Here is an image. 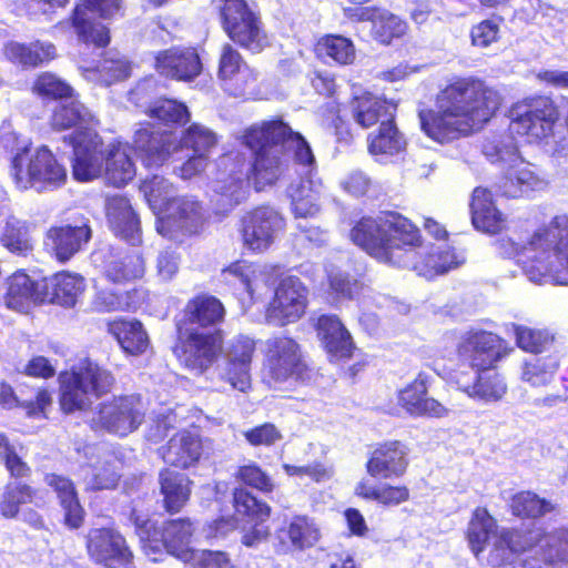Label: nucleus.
I'll return each instance as SVG.
<instances>
[{"label": "nucleus", "mask_w": 568, "mask_h": 568, "mask_svg": "<svg viewBox=\"0 0 568 568\" xmlns=\"http://www.w3.org/2000/svg\"><path fill=\"white\" fill-rule=\"evenodd\" d=\"M499 93L477 79H460L437 97L436 111H420L422 130L443 142L478 130L500 105Z\"/></svg>", "instance_id": "1"}, {"label": "nucleus", "mask_w": 568, "mask_h": 568, "mask_svg": "<svg viewBox=\"0 0 568 568\" xmlns=\"http://www.w3.org/2000/svg\"><path fill=\"white\" fill-rule=\"evenodd\" d=\"M242 141L254 152L252 171L258 185L275 183L288 168L291 159L307 173L315 166L308 142L281 119L250 126Z\"/></svg>", "instance_id": "2"}, {"label": "nucleus", "mask_w": 568, "mask_h": 568, "mask_svg": "<svg viewBox=\"0 0 568 568\" xmlns=\"http://www.w3.org/2000/svg\"><path fill=\"white\" fill-rule=\"evenodd\" d=\"M505 254L518 257L524 274L534 283L568 285V217L556 216L521 245L503 240Z\"/></svg>", "instance_id": "3"}, {"label": "nucleus", "mask_w": 568, "mask_h": 568, "mask_svg": "<svg viewBox=\"0 0 568 568\" xmlns=\"http://www.w3.org/2000/svg\"><path fill=\"white\" fill-rule=\"evenodd\" d=\"M352 241L376 260L398 267L413 265L419 230L396 212L363 217L351 232Z\"/></svg>", "instance_id": "4"}, {"label": "nucleus", "mask_w": 568, "mask_h": 568, "mask_svg": "<svg viewBox=\"0 0 568 568\" xmlns=\"http://www.w3.org/2000/svg\"><path fill=\"white\" fill-rule=\"evenodd\" d=\"M95 122L92 112L73 95L61 101L51 118L55 130L75 129L69 139L74 154L73 176L81 182L91 181L102 172L101 138L93 130Z\"/></svg>", "instance_id": "5"}, {"label": "nucleus", "mask_w": 568, "mask_h": 568, "mask_svg": "<svg viewBox=\"0 0 568 568\" xmlns=\"http://www.w3.org/2000/svg\"><path fill=\"white\" fill-rule=\"evenodd\" d=\"M216 143V134L199 123L184 130L181 138H178L174 131L159 130L151 124L136 130L133 138L134 149L148 168L163 165L182 148L209 158V153Z\"/></svg>", "instance_id": "6"}, {"label": "nucleus", "mask_w": 568, "mask_h": 568, "mask_svg": "<svg viewBox=\"0 0 568 568\" xmlns=\"http://www.w3.org/2000/svg\"><path fill=\"white\" fill-rule=\"evenodd\" d=\"M483 152L489 161L503 165L504 174L496 184L501 195L518 199L546 187V181L532 169L534 165L519 154L513 136L486 142Z\"/></svg>", "instance_id": "7"}, {"label": "nucleus", "mask_w": 568, "mask_h": 568, "mask_svg": "<svg viewBox=\"0 0 568 568\" xmlns=\"http://www.w3.org/2000/svg\"><path fill=\"white\" fill-rule=\"evenodd\" d=\"M59 381L60 404L65 413L89 408L114 384L113 375L90 359H83L70 371L61 373Z\"/></svg>", "instance_id": "8"}, {"label": "nucleus", "mask_w": 568, "mask_h": 568, "mask_svg": "<svg viewBox=\"0 0 568 568\" xmlns=\"http://www.w3.org/2000/svg\"><path fill=\"white\" fill-rule=\"evenodd\" d=\"M10 175L20 190H53L64 184L67 170L45 146L24 148L12 158Z\"/></svg>", "instance_id": "9"}, {"label": "nucleus", "mask_w": 568, "mask_h": 568, "mask_svg": "<svg viewBox=\"0 0 568 568\" xmlns=\"http://www.w3.org/2000/svg\"><path fill=\"white\" fill-rule=\"evenodd\" d=\"M131 520L135 525L146 554L149 551L156 552L164 548L169 554L184 562L193 558L195 551L190 547L193 528L189 520H170L159 528L151 519L143 518L135 510L131 514Z\"/></svg>", "instance_id": "10"}, {"label": "nucleus", "mask_w": 568, "mask_h": 568, "mask_svg": "<svg viewBox=\"0 0 568 568\" xmlns=\"http://www.w3.org/2000/svg\"><path fill=\"white\" fill-rule=\"evenodd\" d=\"M219 9L223 29L231 40L254 53L261 52L268 38L260 18L244 0H212Z\"/></svg>", "instance_id": "11"}, {"label": "nucleus", "mask_w": 568, "mask_h": 568, "mask_svg": "<svg viewBox=\"0 0 568 568\" xmlns=\"http://www.w3.org/2000/svg\"><path fill=\"white\" fill-rule=\"evenodd\" d=\"M509 130L511 134L534 143L549 138L559 119V111L548 97H535L517 104L511 110Z\"/></svg>", "instance_id": "12"}, {"label": "nucleus", "mask_w": 568, "mask_h": 568, "mask_svg": "<svg viewBox=\"0 0 568 568\" xmlns=\"http://www.w3.org/2000/svg\"><path fill=\"white\" fill-rule=\"evenodd\" d=\"M144 417L145 408L139 395L119 396L98 406L92 425L119 436H126L140 427Z\"/></svg>", "instance_id": "13"}, {"label": "nucleus", "mask_w": 568, "mask_h": 568, "mask_svg": "<svg viewBox=\"0 0 568 568\" xmlns=\"http://www.w3.org/2000/svg\"><path fill=\"white\" fill-rule=\"evenodd\" d=\"M205 213L193 196H178L166 203L156 219V231L161 235L178 240L180 235L199 233L205 222Z\"/></svg>", "instance_id": "14"}, {"label": "nucleus", "mask_w": 568, "mask_h": 568, "mask_svg": "<svg viewBox=\"0 0 568 568\" xmlns=\"http://www.w3.org/2000/svg\"><path fill=\"white\" fill-rule=\"evenodd\" d=\"M267 376L274 386L294 378L304 382L308 369L300 352L298 344L291 337L277 336L266 341Z\"/></svg>", "instance_id": "15"}, {"label": "nucleus", "mask_w": 568, "mask_h": 568, "mask_svg": "<svg viewBox=\"0 0 568 568\" xmlns=\"http://www.w3.org/2000/svg\"><path fill=\"white\" fill-rule=\"evenodd\" d=\"M119 10L120 0H84L83 4L77 6L72 16V26L79 41L95 48L108 45L109 29L97 21V14L109 18Z\"/></svg>", "instance_id": "16"}, {"label": "nucleus", "mask_w": 568, "mask_h": 568, "mask_svg": "<svg viewBox=\"0 0 568 568\" xmlns=\"http://www.w3.org/2000/svg\"><path fill=\"white\" fill-rule=\"evenodd\" d=\"M179 337L176 352L181 363L197 373L209 368L221 351V335L215 329L200 332L197 328L180 326Z\"/></svg>", "instance_id": "17"}, {"label": "nucleus", "mask_w": 568, "mask_h": 568, "mask_svg": "<svg viewBox=\"0 0 568 568\" xmlns=\"http://www.w3.org/2000/svg\"><path fill=\"white\" fill-rule=\"evenodd\" d=\"M285 225L283 216L271 206H260L242 219V239L253 252L267 250Z\"/></svg>", "instance_id": "18"}, {"label": "nucleus", "mask_w": 568, "mask_h": 568, "mask_svg": "<svg viewBox=\"0 0 568 568\" xmlns=\"http://www.w3.org/2000/svg\"><path fill=\"white\" fill-rule=\"evenodd\" d=\"M306 288L298 277L283 278L267 307V322L276 326H284L300 320L306 308Z\"/></svg>", "instance_id": "19"}, {"label": "nucleus", "mask_w": 568, "mask_h": 568, "mask_svg": "<svg viewBox=\"0 0 568 568\" xmlns=\"http://www.w3.org/2000/svg\"><path fill=\"white\" fill-rule=\"evenodd\" d=\"M226 507L235 509V519L243 523L241 542L256 548L270 538V527L265 524L271 515V507L261 499H225Z\"/></svg>", "instance_id": "20"}, {"label": "nucleus", "mask_w": 568, "mask_h": 568, "mask_svg": "<svg viewBox=\"0 0 568 568\" xmlns=\"http://www.w3.org/2000/svg\"><path fill=\"white\" fill-rule=\"evenodd\" d=\"M255 352L253 338L239 335L230 341L225 349V366L220 378L233 389L246 392L251 387V364Z\"/></svg>", "instance_id": "21"}, {"label": "nucleus", "mask_w": 568, "mask_h": 568, "mask_svg": "<svg viewBox=\"0 0 568 568\" xmlns=\"http://www.w3.org/2000/svg\"><path fill=\"white\" fill-rule=\"evenodd\" d=\"M501 339L490 332L469 331L457 344L459 359L473 371L489 368L500 358Z\"/></svg>", "instance_id": "22"}, {"label": "nucleus", "mask_w": 568, "mask_h": 568, "mask_svg": "<svg viewBox=\"0 0 568 568\" xmlns=\"http://www.w3.org/2000/svg\"><path fill=\"white\" fill-rule=\"evenodd\" d=\"M91 237L89 220L81 217L71 224L50 227L44 243L58 261L68 262L88 245Z\"/></svg>", "instance_id": "23"}, {"label": "nucleus", "mask_w": 568, "mask_h": 568, "mask_svg": "<svg viewBox=\"0 0 568 568\" xmlns=\"http://www.w3.org/2000/svg\"><path fill=\"white\" fill-rule=\"evenodd\" d=\"M87 549L89 556L108 568L125 566L132 560V552L125 539L112 529H92L88 535Z\"/></svg>", "instance_id": "24"}, {"label": "nucleus", "mask_w": 568, "mask_h": 568, "mask_svg": "<svg viewBox=\"0 0 568 568\" xmlns=\"http://www.w3.org/2000/svg\"><path fill=\"white\" fill-rule=\"evenodd\" d=\"M4 303L7 307L27 312L31 306L47 302L49 285L45 281L32 280L28 274L17 272L6 281Z\"/></svg>", "instance_id": "25"}, {"label": "nucleus", "mask_w": 568, "mask_h": 568, "mask_svg": "<svg viewBox=\"0 0 568 568\" xmlns=\"http://www.w3.org/2000/svg\"><path fill=\"white\" fill-rule=\"evenodd\" d=\"M219 78L224 90L234 97L243 95L256 81L255 72L245 63L239 51L229 43L222 47Z\"/></svg>", "instance_id": "26"}, {"label": "nucleus", "mask_w": 568, "mask_h": 568, "mask_svg": "<svg viewBox=\"0 0 568 568\" xmlns=\"http://www.w3.org/2000/svg\"><path fill=\"white\" fill-rule=\"evenodd\" d=\"M156 71L166 78L190 81L197 77L202 63L195 49L171 48L155 55Z\"/></svg>", "instance_id": "27"}, {"label": "nucleus", "mask_w": 568, "mask_h": 568, "mask_svg": "<svg viewBox=\"0 0 568 568\" xmlns=\"http://www.w3.org/2000/svg\"><path fill=\"white\" fill-rule=\"evenodd\" d=\"M398 404L414 417H443L447 408L438 400L427 397V376L419 374L398 392Z\"/></svg>", "instance_id": "28"}, {"label": "nucleus", "mask_w": 568, "mask_h": 568, "mask_svg": "<svg viewBox=\"0 0 568 568\" xmlns=\"http://www.w3.org/2000/svg\"><path fill=\"white\" fill-rule=\"evenodd\" d=\"M407 448L398 440L378 445L366 463L372 477L392 478L402 476L407 468Z\"/></svg>", "instance_id": "29"}, {"label": "nucleus", "mask_w": 568, "mask_h": 568, "mask_svg": "<svg viewBox=\"0 0 568 568\" xmlns=\"http://www.w3.org/2000/svg\"><path fill=\"white\" fill-rule=\"evenodd\" d=\"M456 384L469 397L484 402H497L507 392L504 378L491 367L474 371L473 376L460 372L456 377Z\"/></svg>", "instance_id": "30"}, {"label": "nucleus", "mask_w": 568, "mask_h": 568, "mask_svg": "<svg viewBox=\"0 0 568 568\" xmlns=\"http://www.w3.org/2000/svg\"><path fill=\"white\" fill-rule=\"evenodd\" d=\"M276 537L277 552L288 554L312 548L320 540L321 532L314 520L305 516H296L286 527L277 531Z\"/></svg>", "instance_id": "31"}, {"label": "nucleus", "mask_w": 568, "mask_h": 568, "mask_svg": "<svg viewBox=\"0 0 568 568\" xmlns=\"http://www.w3.org/2000/svg\"><path fill=\"white\" fill-rule=\"evenodd\" d=\"M539 532L525 534L519 530H501L490 541L487 562L493 567H500L510 562L516 552L526 551L539 540Z\"/></svg>", "instance_id": "32"}, {"label": "nucleus", "mask_w": 568, "mask_h": 568, "mask_svg": "<svg viewBox=\"0 0 568 568\" xmlns=\"http://www.w3.org/2000/svg\"><path fill=\"white\" fill-rule=\"evenodd\" d=\"M106 217L113 232L132 245L140 243V220L129 200L122 195L106 199Z\"/></svg>", "instance_id": "33"}, {"label": "nucleus", "mask_w": 568, "mask_h": 568, "mask_svg": "<svg viewBox=\"0 0 568 568\" xmlns=\"http://www.w3.org/2000/svg\"><path fill=\"white\" fill-rule=\"evenodd\" d=\"M202 453V443L195 432L182 430L174 434L161 455L166 464L186 468L196 463Z\"/></svg>", "instance_id": "34"}, {"label": "nucleus", "mask_w": 568, "mask_h": 568, "mask_svg": "<svg viewBox=\"0 0 568 568\" xmlns=\"http://www.w3.org/2000/svg\"><path fill=\"white\" fill-rule=\"evenodd\" d=\"M316 328L328 354L335 358H346L352 355L354 344L351 334L337 316H320Z\"/></svg>", "instance_id": "35"}, {"label": "nucleus", "mask_w": 568, "mask_h": 568, "mask_svg": "<svg viewBox=\"0 0 568 568\" xmlns=\"http://www.w3.org/2000/svg\"><path fill=\"white\" fill-rule=\"evenodd\" d=\"M295 217H314L321 211L323 184L312 176L292 183L287 190Z\"/></svg>", "instance_id": "36"}, {"label": "nucleus", "mask_w": 568, "mask_h": 568, "mask_svg": "<svg viewBox=\"0 0 568 568\" xmlns=\"http://www.w3.org/2000/svg\"><path fill=\"white\" fill-rule=\"evenodd\" d=\"M102 152V164L105 163V179L108 183L120 187L125 185L135 175V166L129 154V146L121 143L99 148Z\"/></svg>", "instance_id": "37"}, {"label": "nucleus", "mask_w": 568, "mask_h": 568, "mask_svg": "<svg viewBox=\"0 0 568 568\" xmlns=\"http://www.w3.org/2000/svg\"><path fill=\"white\" fill-rule=\"evenodd\" d=\"M471 222L475 229L495 234L504 227L501 213L496 209L491 193L487 189L476 187L470 202Z\"/></svg>", "instance_id": "38"}, {"label": "nucleus", "mask_w": 568, "mask_h": 568, "mask_svg": "<svg viewBox=\"0 0 568 568\" xmlns=\"http://www.w3.org/2000/svg\"><path fill=\"white\" fill-rule=\"evenodd\" d=\"M355 122L364 129L395 116L396 105L371 93L355 97L351 103Z\"/></svg>", "instance_id": "39"}, {"label": "nucleus", "mask_w": 568, "mask_h": 568, "mask_svg": "<svg viewBox=\"0 0 568 568\" xmlns=\"http://www.w3.org/2000/svg\"><path fill=\"white\" fill-rule=\"evenodd\" d=\"M224 307L222 303L212 295H197L191 301L187 302L184 315L186 322L190 325H196L203 328V331H209L220 322H222L224 317Z\"/></svg>", "instance_id": "40"}, {"label": "nucleus", "mask_w": 568, "mask_h": 568, "mask_svg": "<svg viewBox=\"0 0 568 568\" xmlns=\"http://www.w3.org/2000/svg\"><path fill=\"white\" fill-rule=\"evenodd\" d=\"M48 285L51 292L47 301L64 307H73L85 291L84 277L70 272L57 273Z\"/></svg>", "instance_id": "41"}, {"label": "nucleus", "mask_w": 568, "mask_h": 568, "mask_svg": "<svg viewBox=\"0 0 568 568\" xmlns=\"http://www.w3.org/2000/svg\"><path fill=\"white\" fill-rule=\"evenodd\" d=\"M416 257H413V265H409L407 268L416 271L426 278L444 274L453 267L452 255L439 246L432 245L428 247L419 243L416 246Z\"/></svg>", "instance_id": "42"}, {"label": "nucleus", "mask_w": 568, "mask_h": 568, "mask_svg": "<svg viewBox=\"0 0 568 568\" xmlns=\"http://www.w3.org/2000/svg\"><path fill=\"white\" fill-rule=\"evenodd\" d=\"M248 178L247 170H233L231 173L216 181L215 191L220 199L223 209L219 210L221 213H227L235 205L240 204L246 199L248 193Z\"/></svg>", "instance_id": "43"}, {"label": "nucleus", "mask_w": 568, "mask_h": 568, "mask_svg": "<svg viewBox=\"0 0 568 568\" xmlns=\"http://www.w3.org/2000/svg\"><path fill=\"white\" fill-rule=\"evenodd\" d=\"M394 118L383 120L377 133L368 135V151L371 154L394 155L405 150L406 140L397 129Z\"/></svg>", "instance_id": "44"}, {"label": "nucleus", "mask_w": 568, "mask_h": 568, "mask_svg": "<svg viewBox=\"0 0 568 568\" xmlns=\"http://www.w3.org/2000/svg\"><path fill=\"white\" fill-rule=\"evenodd\" d=\"M4 52L12 62L32 68L54 59L57 54L55 47L52 43L40 41L28 45L12 42L6 47Z\"/></svg>", "instance_id": "45"}, {"label": "nucleus", "mask_w": 568, "mask_h": 568, "mask_svg": "<svg viewBox=\"0 0 568 568\" xmlns=\"http://www.w3.org/2000/svg\"><path fill=\"white\" fill-rule=\"evenodd\" d=\"M499 534L496 520L485 508H477L467 530L468 544L474 555L479 557L485 546L490 545Z\"/></svg>", "instance_id": "46"}, {"label": "nucleus", "mask_w": 568, "mask_h": 568, "mask_svg": "<svg viewBox=\"0 0 568 568\" xmlns=\"http://www.w3.org/2000/svg\"><path fill=\"white\" fill-rule=\"evenodd\" d=\"M82 70L88 80L99 82L103 85H111L130 75L131 64L124 57L118 53H110L98 67L82 68Z\"/></svg>", "instance_id": "47"}, {"label": "nucleus", "mask_w": 568, "mask_h": 568, "mask_svg": "<svg viewBox=\"0 0 568 568\" xmlns=\"http://www.w3.org/2000/svg\"><path fill=\"white\" fill-rule=\"evenodd\" d=\"M110 329L128 354H141L149 346L148 334L138 321H116Z\"/></svg>", "instance_id": "48"}, {"label": "nucleus", "mask_w": 568, "mask_h": 568, "mask_svg": "<svg viewBox=\"0 0 568 568\" xmlns=\"http://www.w3.org/2000/svg\"><path fill=\"white\" fill-rule=\"evenodd\" d=\"M1 243L12 253L27 255L33 247L30 225L16 216H8L2 229Z\"/></svg>", "instance_id": "49"}, {"label": "nucleus", "mask_w": 568, "mask_h": 568, "mask_svg": "<svg viewBox=\"0 0 568 568\" xmlns=\"http://www.w3.org/2000/svg\"><path fill=\"white\" fill-rule=\"evenodd\" d=\"M316 54L322 59H331L339 65H347L355 60L353 42L343 36H325L315 47Z\"/></svg>", "instance_id": "50"}, {"label": "nucleus", "mask_w": 568, "mask_h": 568, "mask_svg": "<svg viewBox=\"0 0 568 568\" xmlns=\"http://www.w3.org/2000/svg\"><path fill=\"white\" fill-rule=\"evenodd\" d=\"M105 276L113 283H122L141 277L144 263L138 254H124L112 257L104 267Z\"/></svg>", "instance_id": "51"}, {"label": "nucleus", "mask_w": 568, "mask_h": 568, "mask_svg": "<svg viewBox=\"0 0 568 568\" xmlns=\"http://www.w3.org/2000/svg\"><path fill=\"white\" fill-rule=\"evenodd\" d=\"M146 202L153 212L159 216L165 209L166 203L176 199L173 184L163 176L153 175L145 179L140 186Z\"/></svg>", "instance_id": "52"}, {"label": "nucleus", "mask_w": 568, "mask_h": 568, "mask_svg": "<svg viewBox=\"0 0 568 568\" xmlns=\"http://www.w3.org/2000/svg\"><path fill=\"white\" fill-rule=\"evenodd\" d=\"M151 118L166 124L183 125L189 122L191 114L187 106L173 99H159L148 109Z\"/></svg>", "instance_id": "53"}, {"label": "nucleus", "mask_w": 568, "mask_h": 568, "mask_svg": "<svg viewBox=\"0 0 568 568\" xmlns=\"http://www.w3.org/2000/svg\"><path fill=\"white\" fill-rule=\"evenodd\" d=\"M534 532H539V540L536 542L539 544L544 541L542 549L544 556L546 560L549 562H564L568 564V529L567 528H557L548 534H542L540 530H535Z\"/></svg>", "instance_id": "54"}, {"label": "nucleus", "mask_w": 568, "mask_h": 568, "mask_svg": "<svg viewBox=\"0 0 568 568\" xmlns=\"http://www.w3.org/2000/svg\"><path fill=\"white\" fill-rule=\"evenodd\" d=\"M0 403L6 407H12L18 404L28 409V414L36 415L42 413L51 403L50 394L44 389H38L34 394L27 398H21L14 394L8 385L0 387Z\"/></svg>", "instance_id": "55"}, {"label": "nucleus", "mask_w": 568, "mask_h": 568, "mask_svg": "<svg viewBox=\"0 0 568 568\" xmlns=\"http://www.w3.org/2000/svg\"><path fill=\"white\" fill-rule=\"evenodd\" d=\"M558 366V359L554 356L535 358L525 364L521 377L532 386H544L552 381Z\"/></svg>", "instance_id": "56"}, {"label": "nucleus", "mask_w": 568, "mask_h": 568, "mask_svg": "<svg viewBox=\"0 0 568 568\" xmlns=\"http://www.w3.org/2000/svg\"><path fill=\"white\" fill-rule=\"evenodd\" d=\"M377 41L389 44L393 39L403 37L407 31V23L397 16L382 11L372 29Z\"/></svg>", "instance_id": "57"}, {"label": "nucleus", "mask_w": 568, "mask_h": 568, "mask_svg": "<svg viewBox=\"0 0 568 568\" xmlns=\"http://www.w3.org/2000/svg\"><path fill=\"white\" fill-rule=\"evenodd\" d=\"M33 91L49 99H61L62 101L71 98L73 90L62 79L50 72H43L38 75L33 83Z\"/></svg>", "instance_id": "58"}, {"label": "nucleus", "mask_w": 568, "mask_h": 568, "mask_svg": "<svg viewBox=\"0 0 568 568\" xmlns=\"http://www.w3.org/2000/svg\"><path fill=\"white\" fill-rule=\"evenodd\" d=\"M159 481L164 497H189L191 494V481L184 473L164 469Z\"/></svg>", "instance_id": "59"}, {"label": "nucleus", "mask_w": 568, "mask_h": 568, "mask_svg": "<svg viewBox=\"0 0 568 568\" xmlns=\"http://www.w3.org/2000/svg\"><path fill=\"white\" fill-rule=\"evenodd\" d=\"M256 274V268L253 264L245 261H237L232 263L229 267L223 270L222 275L225 282L231 285L239 286L252 295V283Z\"/></svg>", "instance_id": "60"}, {"label": "nucleus", "mask_w": 568, "mask_h": 568, "mask_svg": "<svg viewBox=\"0 0 568 568\" xmlns=\"http://www.w3.org/2000/svg\"><path fill=\"white\" fill-rule=\"evenodd\" d=\"M517 345L530 353H540L551 342L547 332L513 324Z\"/></svg>", "instance_id": "61"}, {"label": "nucleus", "mask_w": 568, "mask_h": 568, "mask_svg": "<svg viewBox=\"0 0 568 568\" xmlns=\"http://www.w3.org/2000/svg\"><path fill=\"white\" fill-rule=\"evenodd\" d=\"M178 415L174 410L163 409L150 420L145 437L153 443L161 442L169 432L178 426Z\"/></svg>", "instance_id": "62"}, {"label": "nucleus", "mask_w": 568, "mask_h": 568, "mask_svg": "<svg viewBox=\"0 0 568 568\" xmlns=\"http://www.w3.org/2000/svg\"><path fill=\"white\" fill-rule=\"evenodd\" d=\"M554 508L547 499H511L510 504L513 515L520 518H538Z\"/></svg>", "instance_id": "63"}, {"label": "nucleus", "mask_w": 568, "mask_h": 568, "mask_svg": "<svg viewBox=\"0 0 568 568\" xmlns=\"http://www.w3.org/2000/svg\"><path fill=\"white\" fill-rule=\"evenodd\" d=\"M241 480L263 494L273 491L274 483L258 466L250 464L239 469Z\"/></svg>", "instance_id": "64"}]
</instances>
